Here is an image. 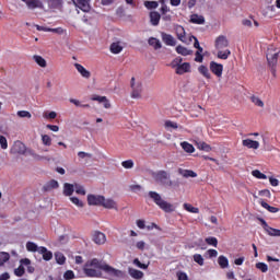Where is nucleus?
Here are the masks:
<instances>
[{
    "mask_svg": "<svg viewBox=\"0 0 280 280\" xmlns=\"http://www.w3.org/2000/svg\"><path fill=\"white\" fill-rule=\"evenodd\" d=\"M18 117L31 119L32 114L28 110H18Z\"/></svg>",
    "mask_w": 280,
    "mask_h": 280,
    "instance_id": "nucleus-50",
    "label": "nucleus"
},
{
    "mask_svg": "<svg viewBox=\"0 0 280 280\" xmlns=\"http://www.w3.org/2000/svg\"><path fill=\"white\" fill-rule=\"evenodd\" d=\"M179 175H182L184 178H197L198 176L197 173L188 170H179Z\"/></svg>",
    "mask_w": 280,
    "mask_h": 280,
    "instance_id": "nucleus-28",
    "label": "nucleus"
},
{
    "mask_svg": "<svg viewBox=\"0 0 280 280\" xmlns=\"http://www.w3.org/2000/svg\"><path fill=\"white\" fill-rule=\"evenodd\" d=\"M102 207H104L106 210H118V205L115 202V199H106L105 196L102 202Z\"/></svg>",
    "mask_w": 280,
    "mask_h": 280,
    "instance_id": "nucleus-14",
    "label": "nucleus"
},
{
    "mask_svg": "<svg viewBox=\"0 0 280 280\" xmlns=\"http://www.w3.org/2000/svg\"><path fill=\"white\" fill-rule=\"evenodd\" d=\"M128 273L130 275L131 278L136 280H141L143 279V276H144L143 271L137 270L135 268H129Z\"/></svg>",
    "mask_w": 280,
    "mask_h": 280,
    "instance_id": "nucleus-23",
    "label": "nucleus"
},
{
    "mask_svg": "<svg viewBox=\"0 0 280 280\" xmlns=\"http://www.w3.org/2000/svg\"><path fill=\"white\" fill-rule=\"evenodd\" d=\"M70 201L78 207V209H83L84 202L79 199V197L72 196L70 197Z\"/></svg>",
    "mask_w": 280,
    "mask_h": 280,
    "instance_id": "nucleus-41",
    "label": "nucleus"
},
{
    "mask_svg": "<svg viewBox=\"0 0 280 280\" xmlns=\"http://www.w3.org/2000/svg\"><path fill=\"white\" fill-rule=\"evenodd\" d=\"M124 48H125L124 42H113V44L109 47L110 52L114 55L121 54L124 51Z\"/></svg>",
    "mask_w": 280,
    "mask_h": 280,
    "instance_id": "nucleus-13",
    "label": "nucleus"
},
{
    "mask_svg": "<svg viewBox=\"0 0 280 280\" xmlns=\"http://www.w3.org/2000/svg\"><path fill=\"white\" fill-rule=\"evenodd\" d=\"M0 147L2 150H8L9 149V142L5 136L0 135Z\"/></svg>",
    "mask_w": 280,
    "mask_h": 280,
    "instance_id": "nucleus-48",
    "label": "nucleus"
},
{
    "mask_svg": "<svg viewBox=\"0 0 280 280\" xmlns=\"http://www.w3.org/2000/svg\"><path fill=\"white\" fill-rule=\"evenodd\" d=\"M10 260V254L5 252L0 253V266H3L5 262Z\"/></svg>",
    "mask_w": 280,
    "mask_h": 280,
    "instance_id": "nucleus-45",
    "label": "nucleus"
},
{
    "mask_svg": "<svg viewBox=\"0 0 280 280\" xmlns=\"http://www.w3.org/2000/svg\"><path fill=\"white\" fill-rule=\"evenodd\" d=\"M26 249L32 253H36V252L39 253L40 247H38V245L34 242H27Z\"/></svg>",
    "mask_w": 280,
    "mask_h": 280,
    "instance_id": "nucleus-38",
    "label": "nucleus"
},
{
    "mask_svg": "<svg viewBox=\"0 0 280 280\" xmlns=\"http://www.w3.org/2000/svg\"><path fill=\"white\" fill-rule=\"evenodd\" d=\"M57 113L56 112H50V113H44V118L45 119H56Z\"/></svg>",
    "mask_w": 280,
    "mask_h": 280,
    "instance_id": "nucleus-59",
    "label": "nucleus"
},
{
    "mask_svg": "<svg viewBox=\"0 0 280 280\" xmlns=\"http://www.w3.org/2000/svg\"><path fill=\"white\" fill-rule=\"evenodd\" d=\"M230 46V40L225 35H220L215 38L214 47L218 49L217 57L226 60L231 56L230 49H224ZM224 49V50H223Z\"/></svg>",
    "mask_w": 280,
    "mask_h": 280,
    "instance_id": "nucleus-2",
    "label": "nucleus"
},
{
    "mask_svg": "<svg viewBox=\"0 0 280 280\" xmlns=\"http://www.w3.org/2000/svg\"><path fill=\"white\" fill-rule=\"evenodd\" d=\"M103 201H104L103 195H94V194L88 195V203L90 206H102Z\"/></svg>",
    "mask_w": 280,
    "mask_h": 280,
    "instance_id": "nucleus-10",
    "label": "nucleus"
},
{
    "mask_svg": "<svg viewBox=\"0 0 280 280\" xmlns=\"http://www.w3.org/2000/svg\"><path fill=\"white\" fill-rule=\"evenodd\" d=\"M77 9L81 10L82 12H90L91 4L88 0H72Z\"/></svg>",
    "mask_w": 280,
    "mask_h": 280,
    "instance_id": "nucleus-12",
    "label": "nucleus"
},
{
    "mask_svg": "<svg viewBox=\"0 0 280 280\" xmlns=\"http://www.w3.org/2000/svg\"><path fill=\"white\" fill-rule=\"evenodd\" d=\"M151 176L159 185H166L171 178V175L165 171L153 172Z\"/></svg>",
    "mask_w": 280,
    "mask_h": 280,
    "instance_id": "nucleus-7",
    "label": "nucleus"
},
{
    "mask_svg": "<svg viewBox=\"0 0 280 280\" xmlns=\"http://www.w3.org/2000/svg\"><path fill=\"white\" fill-rule=\"evenodd\" d=\"M269 183L272 187H277L279 186L280 182L279 179L275 178V177H269Z\"/></svg>",
    "mask_w": 280,
    "mask_h": 280,
    "instance_id": "nucleus-62",
    "label": "nucleus"
},
{
    "mask_svg": "<svg viewBox=\"0 0 280 280\" xmlns=\"http://www.w3.org/2000/svg\"><path fill=\"white\" fill-rule=\"evenodd\" d=\"M280 55V48L270 45L267 47V61L270 68L275 69L277 62H278V57Z\"/></svg>",
    "mask_w": 280,
    "mask_h": 280,
    "instance_id": "nucleus-5",
    "label": "nucleus"
},
{
    "mask_svg": "<svg viewBox=\"0 0 280 280\" xmlns=\"http://www.w3.org/2000/svg\"><path fill=\"white\" fill-rule=\"evenodd\" d=\"M190 22L192 24L202 25V24H205V18L202 15H199V14H192L190 16Z\"/></svg>",
    "mask_w": 280,
    "mask_h": 280,
    "instance_id": "nucleus-27",
    "label": "nucleus"
},
{
    "mask_svg": "<svg viewBox=\"0 0 280 280\" xmlns=\"http://www.w3.org/2000/svg\"><path fill=\"white\" fill-rule=\"evenodd\" d=\"M149 46H152L154 49H160L162 44L156 37H149Z\"/></svg>",
    "mask_w": 280,
    "mask_h": 280,
    "instance_id": "nucleus-32",
    "label": "nucleus"
},
{
    "mask_svg": "<svg viewBox=\"0 0 280 280\" xmlns=\"http://www.w3.org/2000/svg\"><path fill=\"white\" fill-rule=\"evenodd\" d=\"M74 190H75L77 195H80V196L86 195V190L84 189V186H82L80 184H74Z\"/></svg>",
    "mask_w": 280,
    "mask_h": 280,
    "instance_id": "nucleus-44",
    "label": "nucleus"
},
{
    "mask_svg": "<svg viewBox=\"0 0 280 280\" xmlns=\"http://www.w3.org/2000/svg\"><path fill=\"white\" fill-rule=\"evenodd\" d=\"M149 198L152 199L153 202L158 205L160 209L163 210L165 213H172L175 211L174 206L165 201V199H163L159 192L149 191Z\"/></svg>",
    "mask_w": 280,
    "mask_h": 280,
    "instance_id": "nucleus-3",
    "label": "nucleus"
},
{
    "mask_svg": "<svg viewBox=\"0 0 280 280\" xmlns=\"http://www.w3.org/2000/svg\"><path fill=\"white\" fill-rule=\"evenodd\" d=\"M33 60L38 65L39 68H47V61L40 55H33Z\"/></svg>",
    "mask_w": 280,
    "mask_h": 280,
    "instance_id": "nucleus-25",
    "label": "nucleus"
},
{
    "mask_svg": "<svg viewBox=\"0 0 280 280\" xmlns=\"http://www.w3.org/2000/svg\"><path fill=\"white\" fill-rule=\"evenodd\" d=\"M55 258H56L57 264H59V265H63L67 261L66 256L60 252L55 253Z\"/></svg>",
    "mask_w": 280,
    "mask_h": 280,
    "instance_id": "nucleus-39",
    "label": "nucleus"
},
{
    "mask_svg": "<svg viewBox=\"0 0 280 280\" xmlns=\"http://www.w3.org/2000/svg\"><path fill=\"white\" fill-rule=\"evenodd\" d=\"M74 278V272L72 270H67L65 273H63V279L65 280H71Z\"/></svg>",
    "mask_w": 280,
    "mask_h": 280,
    "instance_id": "nucleus-58",
    "label": "nucleus"
},
{
    "mask_svg": "<svg viewBox=\"0 0 280 280\" xmlns=\"http://www.w3.org/2000/svg\"><path fill=\"white\" fill-rule=\"evenodd\" d=\"M160 19H161V15L159 14V12H151L150 13V23L153 26L159 25Z\"/></svg>",
    "mask_w": 280,
    "mask_h": 280,
    "instance_id": "nucleus-30",
    "label": "nucleus"
},
{
    "mask_svg": "<svg viewBox=\"0 0 280 280\" xmlns=\"http://www.w3.org/2000/svg\"><path fill=\"white\" fill-rule=\"evenodd\" d=\"M144 7L149 10H153V9L159 8V2H156V1H145Z\"/></svg>",
    "mask_w": 280,
    "mask_h": 280,
    "instance_id": "nucleus-51",
    "label": "nucleus"
},
{
    "mask_svg": "<svg viewBox=\"0 0 280 280\" xmlns=\"http://www.w3.org/2000/svg\"><path fill=\"white\" fill-rule=\"evenodd\" d=\"M258 196L267 198V199H271L272 194H271V191L269 189H262V190L258 191Z\"/></svg>",
    "mask_w": 280,
    "mask_h": 280,
    "instance_id": "nucleus-49",
    "label": "nucleus"
},
{
    "mask_svg": "<svg viewBox=\"0 0 280 280\" xmlns=\"http://www.w3.org/2000/svg\"><path fill=\"white\" fill-rule=\"evenodd\" d=\"M250 101L257 107H260V108L265 107V103L261 101V98L259 96L253 95L250 97Z\"/></svg>",
    "mask_w": 280,
    "mask_h": 280,
    "instance_id": "nucleus-35",
    "label": "nucleus"
},
{
    "mask_svg": "<svg viewBox=\"0 0 280 280\" xmlns=\"http://www.w3.org/2000/svg\"><path fill=\"white\" fill-rule=\"evenodd\" d=\"M198 72L207 79L212 78L211 72L209 71L208 67H206V66H199Z\"/></svg>",
    "mask_w": 280,
    "mask_h": 280,
    "instance_id": "nucleus-31",
    "label": "nucleus"
},
{
    "mask_svg": "<svg viewBox=\"0 0 280 280\" xmlns=\"http://www.w3.org/2000/svg\"><path fill=\"white\" fill-rule=\"evenodd\" d=\"M21 264L24 267H26L28 273H34L35 272V268L32 266L31 259H28V258L21 259Z\"/></svg>",
    "mask_w": 280,
    "mask_h": 280,
    "instance_id": "nucleus-29",
    "label": "nucleus"
},
{
    "mask_svg": "<svg viewBox=\"0 0 280 280\" xmlns=\"http://www.w3.org/2000/svg\"><path fill=\"white\" fill-rule=\"evenodd\" d=\"M170 67L175 70L177 75H184L191 72V66L189 62H183L182 57H176L171 63Z\"/></svg>",
    "mask_w": 280,
    "mask_h": 280,
    "instance_id": "nucleus-4",
    "label": "nucleus"
},
{
    "mask_svg": "<svg viewBox=\"0 0 280 280\" xmlns=\"http://www.w3.org/2000/svg\"><path fill=\"white\" fill-rule=\"evenodd\" d=\"M42 142H43V145H45V147H51L52 145V139L47 133L42 135Z\"/></svg>",
    "mask_w": 280,
    "mask_h": 280,
    "instance_id": "nucleus-37",
    "label": "nucleus"
},
{
    "mask_svg": "<svg viewBox=\"0 0 280 280\" xmlns=\"http://www.w3.org/2000/svg\"><path fill=\"white\" fill-rule=\"evenodd\" d=\"M83 270L85 276L90 278H101L102 277L101 270H103L105 275H107V278L109 280H118V279L125 278L124 271L119 269H115L112 266H108L102 262L97 258H93L92 260H89L84 266Z\"/></svg>",
    "mask_w": 280,
    "mask_h": 280,
    "instance_id": "nucleus-1",
    "label": "nucleus"
},
{
    "mask_svg": "<svg viewBox=\"0 0 280 280\" xmlns=\"http://www.w3.org/2000/svg\"><path fill=\"white\" fill-rule=\"evenodd\" d=\"M256 268L259 269L262 273L268 272V266L264 262L256 264Z\"/></svg>",
    "mask_w": 280,
    "mask_h": 280,
    "instance_id": "nucleus-54",
    "label": "nucleus"
},
{
    "mask_svg": "<svg viewBox=\"0 0 280 280\" xmlns=\"http://www.w3.org/2000/svg\"><path fill=\"white\" fill-rule=\"evenodd\" d=\"M176 52L177 55H180V56H184V57H187V56H190L192 55V50L179 45L176 47Z\"/></svg>",
    "mask_w": 280,
    "mask_h": 280,
    "instance_id": "nucleus-26",
    "label": "nucleus"
},
{
    "mask_svg": "<svg viewBox=\"0 0 280 280\" xmlns=\"http://www.w3.org/2000/svg\"><path fill=\"white\" fill-rule=\"evenodd\" d=\"M75 190V184H69V183H65L63 187H62V195L65 197H71L73 195V191Z\"/></svg>",
    "mask_w": 280,
    "mask_h": 280,
    "instance_id": "nucleus-17",
    "label": "nucleus"
},
{
    "mask_svg": "<svg viewBox=\"0 0 280 280\" xmlns=\"http://www.w3.org/2000/svg\"><path fill=\"white\" fill-rule=\"evenodd\" d=\"M57 188H59V183L56 179H50L46 182V185L44 186L45 191H51Z\"/></svg>",
    "mask_w": 280,
    "mask_h": 280,
    "instance_id": "nucleus-21",
    "label": "nucleus"
},
{
    "mask_svg": "<svg viewBox=\"0 0 280 280\" xmlns=\"http://www.w3.org/2000/svg\"><path fill=\"white\" fill-rule=\"evenodd\" d=\"M176 33H177V39H179V42L187 43L186 31L183 26H177Z\"/></svg>",
    "mask_w": 280,
    "mask_h": 280,
    "instance_id": "nucleus-24",
    "label": "nucleus"
},
{
    "mask_svg": "<svg viewBox=\"0 0 280 280\" xmlns=\"http://www.w3.org/2000/svg\"><path fill=\"white\" fill-rule=\"evenodd\" d=\"M209 69L215 77L221 78L223 74L224 67L221 63L211 61L209 65Z\"/></svg>",
    "mask_w": 280,
    "mask_h": 280,
    "instance_id": "nucleus-11",
    "label": "nucleus"
},
{
    "mask_svg": "<svg viewBox=\"0 0 280 280\" xmlns=\"http://www.w3.org/2000/svg\"><path fill=\"white\" fill-rule=\"evenodd\" d=\"M131 93L130 96L133 101L143 100V84L141 82H136V79L132 78L130 82Z\"/></svg>",
    "mask_w": 280,
    "mask_h": 280,
    "instance_id": "nucleus-6",
    "label": "nucleus"
},
{
    "mask_svg": "<svg viewBox=\"0 0 280 280\" xmlns=\"http://www.w3.org/2000/svg\"><path fill=\"white\" fill-rule=\"evenodd\" d=\"M105 97H106V96L93 95V96H92V101H93V102H98V103L102 104V103L105 101Z\"/></svg>",
    "mask_w": 280,
    "mask_h": 280,
    "instance_id": "nucleus-61",
    "label": "nucleus"
},
{
    "mask_svg": "<svg viewBox=\"0 0 280 280\" xmlns=\"http://www.w3.org/2000/svg\"><path fill=\"white\" fill-rule=\"evenodd\" d=\"M184 209L190 213H195V214L199 213V208H196L189 203H184Z\"/></svg>",
    "mask_w": 280,
    "mask_h": 280,
    "instance_id": "nucleus-47",
    "label": "nucleus"
},
{
    "mask_svg": "<svg viewBox=\"0 0 280 280\" xmlns=\"http://www.w3.org/2000/svg\"><path fill=\"white\" fill-rule=\"evenodd\" d=\"M38 253L43 255V259L46 261H50L54 258L52 252H49L45 247H39Z\"/></svg>",
    "mask_w": 280,
    "mask_h": 280,
    "instance_id": "nucleus-22",
    "label": "nucleus"
},
{
    "mask_svg": "<svg viewBox=\"0 0 280 280\" xmlns=\"http://www.w3.org/2000/svg\"><path fill=\"white\" fill-rule=\"evenodd\" d=\"M196 145H197V149L201 151L210 152L212 150L209 144L202 141L196 142Z\"/></svg>",
    "mask_w": 280,
    "mask_h": 280,
    "instance_id": "nucleus-40",
    "label": "nucleus"
},
{
    "mask_svg": "<svg viewBox=\"0 0 280 280\" xmlns=\"http://www.w3.org/2000/svg\"><path fill=\"white\" fill-rule=\"evenodd\" d=\"M106 235L104 233H101V232H95L93 234V242L96 244V245H104L106 243Z\"/></svg>",
    "mask_w": 280,
    "mask_h": 280,
    "instance_id": "nucleus-18",
    "label": "nucleus"
},
{
    "mask_svg": "<svg viewBox=\"0 0 280 280\" xmlns=\"http://www.w3.org/2000/svg\"><path fill=\"white\" fill-rule=\"evenodd\" d=\"M266 233L270 236L280 237V229L270 226L264 219H259Z\"/></svg>",
    "mask_w": 280,
    "mask_h": 280,
    "instance_id": "nucleus-9",
    "label": "nucleus"
},
{
    "mask_svg": "<svg viewBox=\"0 0 280 280\" xmlns=\"http://www.w3.org/2000/svg\"><path fill=\"white\" fill-rule=\"evenodd\" d=\"M177 280H189L186 272L179 271L177 272Z\"/></svg>",
    "mask_w": 280,
    "mask_h": 280,
    "instance_id": "nucleus-60",
    "label": "nucleus"
},
{
    "mask_svg": "<svg viewBox=\"0 0 280 280\" xmlns=\"http://www.w3.org/2000/svg\"><path fill=\"white\" fill-rule=\"evenodd\" d=\"M206 242L210 246H213V247L218 246V240L215 237H208L206 238Z\"/></svg>",
    "mask_w": 280,
    "mask_h": 280,
    "instance_id": "nucleus-57",
    "label": "nucleus"
},
{
    "mask_svg": "<svg viewBox=\"0 0 280 280\" xmlns=\"http://www.w3.org/2000/svg\"><path fill=\"white\" fill-rule=\"evenodd\" d=\"M194 261L196 262V264H198L199 266H203V258H202V255H200V254H196V255H194Z\"/></svg>",
    "mask_w": 280,
    "mask_h": 280,
    "instance_id": "nucleus-56",
    "label": "nucleus"
},
{
    "mask_svg": "<svg viewBox=\"0 0 280 280\" xmlns=\"http://www.w3.org/2000/svg\"><path fill=\"white\" fill-rule=\"evenodd\" d=\"M133 265H136L140 269H147L149 267V264L148 265L142 264L139 258L133 259Z\"/></svg>",
    "mask_w": 280,
    "mask_h": 280,
    "instance_id": "nucleus-55",
    "label": "nucleus"
},
{
    "mask_svg": "<svg viewBox=\"0 0 280 280\" xmlns=\"http://www.w3.org/2000/svg\"><path fill=\"white\" fill-rule=\"evenodd\" d=\"M162 40L166 46H175L176 40L171 34L162 33Z\"/></svg>",
    "mask_w": 280,
    "mask_h": 280,
    "instance_id": "nucleus-20",
    "label": "nucleus"
},
{
    "mask_svg": "<svg viewBox=\"0 0 280 280\" xmlns=\"http://www.w3.org/2000/svg\"><path fill=\"white\" fill-rule=\"evenodd\" d=\"M21 1H23V3H26L27 8L31 10L43 8V3L40 0H21Z\"/></svg>",
    "mask_w": 280,
    "mask_h": 280,
    "instance_id": "nucleus-16",
    "label": "nucleus"
},
{
    "mask_svg": "<svg viewBox=\"0 0 280 280\" xmlns=\"http://www.w3.org/2000/svg\"><path fill=\"white\" fill-rule=\"evenodd\" d=\"M121 166L126 170H131L135 166V163L132 160H126L121 162Z\"/></svg>",
    "mask_w": 280,
    "mask_h": 280,
    "instance_id": "nucleus-53",
    "label": "nucleus"
},
{
    "mask_svg": "<svg viewBox=\"0 0 280 280\" xmlns=\"http://www.w3.org/2000/svg\"><path fill=\"white\" fill-rule=\"evenodd\" d=\"M149 248V245L144 241H137L136 242V249H139L141 252Z\"/></svg>",
    "mask_w": 280,
    "mask_h": 280,
    "instance_id": "nucleus-46",
    "label": "nucleus"
},
{
    "mask_svg": "<svg viewBox=\"0 0 280 280\" xmlns=\"http://www.w3.org/2000/svg\"><path fill=\"white\" fill-rule=\"evenodd\" d=\"M48 7L51 9H58L62 5V0H48Z\"/></svg>",
    "mask_w": 280,
    "mask_h": 280,
    "instance_id": "nucleus-43",
    "label": "nucleus"
},
{
    "mask_svg": "<svg viewBox=\"0 0 280 280\" xmlns=\"http://www.w3.org/2000/svg\"><path fill=\"white\" fill-rule=\"evenodd\" d=\"M252 175L254 176V178L256 179H260V180H266L268 179V176L266 174H262L261 172H259L258 170H255L252 172Z\"/></svg>",
    "mask_w": 280,
    "mask_h": 280,
    "instance_id": "nucleus-42",
    "label": "nucleus"
},
{
    "mask_svg": "<svg viewBox=\"0 0 280 280\" xmlns=\"http://www.w3.org/2000/svg\"><path fill=\"white\" fill-rule=\"evenodd\" d=\"M78 156L81 158V159H85V158L91 159V158H92V154L85 153L84 151H79V152H78Z\"/></svg>",
    "mask_w": 280,
    "mask_h": 280,
    "instance_id": "nucleus-63",
    "label": "nucleus"
},
{
    "mask_svg": "<svg viewBox=\"0 0 280 280\" xmlns=\"http://www.w3.org/2000/svg\"><path fill=\"white\" fill-rule=\"evenodd\" d=\"M182 149L187 153H194L195 147L186 141L180 143Z\"/></svg>",
    "mask_w": 280,
    "mask_h": 280,
    "instance_id": "nucleus-36",
    "label": "nucleus"
},
{
    "mask_svg": "<svg viewBox=\"0 0 280 280\" xmlns=\"http://www.w3.org/2000/svg\"><path fill=\"white\" fill-rule=\"evenodd\" d=\"M49 32H52V33H57V34H63L65 33V30L61 28V27H58V28H49Z\"/></svg>",
    "mask_w": 280,
    "mask_h": 280,
    "instance_id": "nucleus-64",
    "label": "nucleus"
},
{
    "mask_svg": "<svg viewBox=\"0 0 280 280\" xmlns=\"http://www.w3.org/2000/svg\"><path fill=\"white\" fill-rule=\"evenodd\" d=\"M26 145L25 143L21 142V141H16L14 142L13 147L10 150L11 154H19V155H25L26 153Z\"/></svg>",
    "mask_w": 280,
    "mask_h": 280,
    "instance_id": "nucleus-8",
    "label": "nucleus"
},
{
    "mask_svg": "<svg viewBox=\"0 0 280 280\" xmlns=\"http://www.w3.org/2000/svg\"><path fill=\"white\" fill-rule=\"evenodd\" d=\"M242 145L244 148H247V149L258 150L259 142L258 141H253L250 139H245V140L242 141Z\"/></svg>",
    "mask_w": 280,
    "mask_h": 280,
    "instance_id": "nucleus-19",
    "label": "nucleus"
},
{
    "mask_svg": "<svg viewBox=\"0 0 280 280\" xmlns=\"http://www.w3.org/2000/svg\"><path fill=\"white\" fill-rule=\"evenodd\" d=\"M164 128L168 131L177 130L178 125L176 122H174L173 120H165Z\"/></svg>",
    "mask_w": 280,
    "mask_h": 280,
    "instance_id": "nucleus-33",
    "label": "nucleus"
},
{
    "mask_svg": "<svg viewBox=\"0 0 280 280\" xmlns=\"http://www.w3.org/2000/svg\"><path fill=\"white\" fill-rule=\"evenodd\" d=\"M74 68L77 69V72L84 79L91 78V71L85 69L84 66L80 63H74Z\"/></svg>",
    "mask_w": 280,
    "mask_h": 280,
    "instance_id": "nucleus-15",
    "label": "nucleus"
},
{
    "mask_svg": "<svg viewBox=\"0 0 280 280\" xmlns=\"http://www.w3.org/2000/svg\"><path fill=\"white\" fill-rule=\"evenodd\" d=\"M218 264L220 265L221 268L225 269L230 266V260L225 256H220L218 259Z\"/></svg>",
    "mask_w": 280,
    "mask_h": 280,
    "instance_id": "nucleus-34",
    "label": "nucleus"
},
{
    "mask_svg": "<svg viewBox=\"0 0 280 280\" xmlns=\"http://www.w3.org/2000/svg\"><path fill=\"white\" fill-rule=\"evenodd\" d=\"M14 273L16 277H23L25 275V266L21 264V266L14 270Z\"/></svg>",
    "mask_w": 280,
    "mask_h": 280,
    "instance_id": "nucleus-52",
    "label": "nucleus"
}]
</instances>
